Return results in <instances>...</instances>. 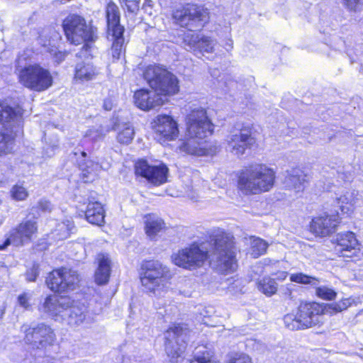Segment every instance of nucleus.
<instances>
[{
	"label": "nucleus",
	"mask_w": 363,
	"mask_h": 363,
	"mask_svg": "<svg viewBox=\"0 0 363 363\" xmlns=\"http://www.w3.org/2000/svg\"><path fill=\"white\" fill-rule=\"evenodd\" d=\"M23 112L18 106H11L6 101H0V123L9 129L22 127Z\"/></svg>",
	"instance_id": "412c9836"
},
{
	"label": "nucleus",
	"mask_w": 363,
	"mask_h": 363,
	"mask_svg": "<svg viewBox=\"0 0 363 363\" xmlns=\"http://www.w3.org/2000/svg\"><path fill=\"white\" fill-rule=\"evenodd\" d=\"M335 242V250L341 257L360 258L362 255L359 243L352 232L338 233Z\"/></svg>",
	"instance_id": "6ab92c4d"
},
{
	"label": "nucleus",
	"mask_w": 363,
	"mask_h": 363,
	"mask_svg": "<svg viewBox=\"0 0 363 363\" xmlns=\"http://www.w3.org/2000/svg\"><path fill=\"white\" fill-rule=\"evenodd\" d=\"M305 182V176L299 174L298 170H293L285 180L286 186L294 189L296 192H300L304 189Z\"/></svg>",
	"instance_id": "72a5a7b5"
},
{
	"label": "nucleus",
	"mask_w": 363,
	"mask_h": 363,
	"mask_svg": "<svg viewBox=\"0 0 363 363\" xmlns=\"http://www.w3.org/2000/svg\"><path fill=\"white\" fill-rule=\"evenodd\" d=\"M316 295L324 300H334L336 298L337 293L331 288L326 286H320L315 289Z\"/></svg>",
	"instance_id": "79ce46f5"
},
{
	"label": "nucleus",
	"mask_w": 363,
	"mask_h": 363,
	"mask_svg": "<svg viewBox=\"0 0 363 363\" xmlns=\"http://www.w3.org/2000/svg\"><path fill=\"white\" fill-rule=\"evenodd\" d=\"M31 298V294L28 293H23L18 296V301L21 306L27 309L30 307L29 301Z\"/></svg>",
	"instance_id": "de8ad7c7"
},
{
	"label": "nucleus",
	"mask_w": 363,
	"mask_h": 363,
	"mask_svg": "<svg viewBox=\"0 0 363 363\" xmlns=\"http://www.w3.org/2000/svg\"><path fill=\"white\" fill-rule=\"evenodd\" d=\"M40 310L55 321L78 328L93 321L88 308L69 296L50 295L47 296Z\"/></svg>",
	"instance_id": "f257e3e1"
},
{
	"label": "nucleus",
	"mask_w": 363,
	"mask_h": 363,
	"mask_svg": "<svg viewBox=\"0 0 363 363\" xmlns=\"http://www.w3.org/2000/svg\"><path fill=\"white\" fill-rule=\"evenodd\" d=\"M98 74V70L91 62L78 63L74 69V80L82 83L94 79Z\"/></svg>",
	"instance_id": "bb28decb"
},
{
	"label": "nucleus",
	"mask_w": 363,
	"mask_h": 363,
	"mask_svg": "<svg viewBox=\"0 0 363 363\" xmlns=\"http://www.w3.org/2000/svg\"><path fill=\"white\" fill-rule=\"evenodd\" d=\"M208 259L207 250L198 245H191L178 250L172 255L173 263L186 269L201 267Z\"/></svg>",
	"instance_id": "ddd939ff"
},
{
	"label": "nucleus",
	"mask_w": 363,
	"mask_h": 363,
	"mask_svg": "<svg viewBox=\"0 0 363 363\" xmlns=\"http://www.w3.org/2000/svg\"><path fill=\"white\" fill-rule=\"evenodd\" d=\"M181 152L191 155L204 156L213 155L216 147L205 140H199L193 137H186L179 146Z\"/></svg>",
	"instance_id": "b1692460"
},
{
	"label": "nucleus",
	"mask_w": 363,
	"mask_h": 363,
	"mask_svg": "<svg viewBox=\"0 0 363 363\" xmlns=\"http://www.w3.org/2000/svg\"><path fill=\"white\" fill-rule=\"evenodd\" d=\"M53 55H55L56 62L58 63L62 61L65 57V54L62 52H57L55 51Z\"/></svg>",
	"instance_id": "864d4df0"
},
{
	"label": "nucleus",
	"mask_w": 363,
	"mask_h": 363,
	"mask_svg": "<svg viewBox=\"0 0 363 363\" xmlns=\"http://www.w3.org/2000/svg\"><path fill=\"white\" fill-rule=\"evenodd\" d=\"M322 314H325L323 304L304 303L299 306L296 314L286 315L284 321L289 330H301L318 324Z\"/></svg>",
	"instance_id": "1a4fd4ad"
},
{
	"label": "nucleus",
	"mask_w": 363,
	"mask_h": 363,
	"mask_svg": "<svg viewBox=\"0 0 363 363\" xmlns=\"http://www.w3.org/2000/svg\"><path fill=\"white\" fill-rule=\"evenodd\" d=\"M337 181H342L345 183L350 182L353 178L352 174L349 170H337Z\"/></svg>",
	"instance_id": "49530a36"
},
{
	"label": "nucleus",
	"mask_w": 363,
	"mask_h": 363,
	"mask_svg": "<svg viewBox=\"0 0 363 363\" xmlns=\"http://www.w3.org/2000/svg\"><path fill=\"white\" fill-rule=\"evenodd\" d=\"M116 139L118 143L125 145L131 143L135 135V130L133 125L130 123H119L116 127Z\"/></svg>",
	"instance_id": "2f4dec72"
},
{
	"label": "nucleus",
	"mask_w": 363,
	"mask_h": 363,
	"mask_svg": "<svg viewBox=\"0 0 363 363\" xmlns=\"http://www.w3.org/2000/svg\"><path fill=\"white\" fill-rule=\"evenodd\" d=\"M98 267L95 272V281L99 285L108 283L111 274V261L108 254L99 253L97 255Z\"/></svg>",
	"instance_id": "a878e982"
},
{
	"label": "nucleus",
	"mask_w": 363,
	"mask_h": 363,
	"mask_svg": "<svg viewBox=\"0 0 363 363\" xmlns=\"http://www.w3.org/2000/svg\"><path fill=\"white\" fill-rule=\"evenodd\" d=\"M188 196H189L191 200L195 201V200L196 199V196H194V194H188Z\"/></svg>",
	"instance_id": "4d7b16f0"
},
{
	"label": "nucleus",
	"mask_w": 363,
	"mask_h": 363,
	"mask_svg": "<svg viewBox=\"0 0 363 363\" xmlns=\"http://www.w3.org/2000/svg\"><path fill=\"white\" fill-rule=\"evenodd\" d=\"M157 139L160 143L175 140L179 135L177 123L167 115H160L155 120V125Z\"/></svg>",
	"instance_id": "aec40b11"
},
{
	"label": "nucleus",
	"mask_w": 363,
	"mask_h": 363,
	"mask_svg": "<svg viewBox=\"0 0 363 363\" xmlns=\"http://www.w3.org/2000/svg\"><path fill=\"white\" fill-rule=\"evenodd\" d=\"M200 352H201L199 351L195 354L194 359L191 360L190 363H218L217 362L211 359L208 352H202V354H199Z\"/></svg>",
	"instance_id": "c03bdc74"
},
{
	"label": "nucleus",
	"mask_w": 363,
	"mask_h": 363,
	"mask_svg": "<svg viewBox=\"0 0 363 363\" xmlns=\"http://www.w3.org/2000/svg\"><path fill=\"white\" fill-rule=\"evenodd\" d=\"M121 4L129 12L133 13L138 9L140 0H122Z\"/></svg>",
	"instance_id": "a18cd8bd"
},
{
	"label": "nucleus",
	"mask_w": 363,
	"mask_h": 363,
	"mask_svg": "<svg viewBox=\"0 0 363 363\" xmlns=\"http://www.w3.org/2000/svg\"><path fill=\"white\" fill-rule=\"evenodd\" d=\"M143 77L151 89L162 98L175 95L179 91L176 76L162 65L147 66L143 71Z\"/></svg>",
	"instance_id": "423d86ee"
},
{
	"label": "nucleus",
	"mask_w": 363,
	"mask_h": 363,
	"mask_svg": "<svg viewBox=\"0 0 363 363\" xmlns=\"http://www.w3.org/2000/svg\"><path fill=\"white\" fill-rule=\"evenodd\" d=\"M10 194L11 198L17 201H25L29 196L28 189L21 182H18L11 187Z\"/></svg>",
	"instance_id": "ea45409f"
},
{
	"label": "nucleus",
	"mask_w": 363,
	"mask_h": 363,
	"mask_svg": "<svg viewBox=\"0 0 363 363\" xmlns=\"http://www.w3.org/2000/svg\"><path fill=\"white\" fill-rule=\"evenodd\" d=\"M189 330L178 325L169 328L165 333V350L170 362L179 363L186 347V340Z\"/></svg>",
	"instance_id": "9b49d317"
},
{
	"label": "nucleus",
	"mask_w": 363,
	"mask_h": 363,
	"mask_svg": "<svg viewBox=\"0 0 363 363\" xmlns=\"http://www.w3.org/2000/svg\"><path fill=\"white\" fill-rule=\"evenodd\" d=\"M168 169L164 164L150 165L145 160H139L135 164V173L146 178L155 185H160L167 182Z\"/></svg>",
	"instance_id": "a211bd4d"
},
{
	"label": "nucleus",
	"mask_w": 363,
	"mask_h": 363,
	"mask_svg": "<svg viewBox=\"0 0 363 363\" xmlns=\"http://www.w3.org/2000/svg\"><path fill=\"white\" fill-rule=\"evenodd\" d=\"M323 305L325 314L333 315L347 309L351 305V301L348 298H345L339 302Z\"/></svg>",
	"instance_id": "58836bf2"
},
{
	"label": "nucleus",
	"mask_w": 363,
	"mask_h": 363,
	"mask_svg": "<svg viewBox=\"0 0 363 363\" xmlns=\"http://www.w3.org/2000/svg\"><path fill=\"white\" fill-rule=\"evenodd\" d=\"M251 255L256 258L264 254L267 248V243L259 238L251 237L250 238Z\"/></svg>",
	"instance_id": "4c0bfd02"
},
{
	"label": "nucleus",
	"mask_w": 363,
	"mask_h": 363,
	"mask_svg": "<svg viewBox=\"0 0 363 363\" xmlns=\"http://www.w3.org/2000/svg\"><path fill=\"white\" fill-rule=\"evenodd\" d=\"M253 143L254 138L252 137L250 130L242 128L230 131L225 137L224 145L228 152L240 157Z\"/></svg>",
	"instance_id": "2eb2a0df"
},
{
	"label": "nucleus",
	"mask_w": 363,
	"mask_h": 363,
	"mask_svg": "<svg viewBox=\"0 0 363 363\" xmlns=\"http://www.w3.org/2000/svg\"><path fill=\"white\" fill-rule=\"evenodd\" d=\"M290 280L292 282L302 284H311L313 286H316L319 283L317 278L308 276L303 273L291 274L290 276Z\"/></svg>",
	"instance_id": "a19ab883"
},
{
	"label": "nucleus",
	"mask_w": 363,
	"mask_h": 363,
	"mask_svg": "<svg viewBox=\"0 0 363 363\" xmlns=\"http://www.w3.org/2000/svg\"><path fill=\"white\" fill-rule=\"evenodd\" d=\"M106 18L108 23V33L111 34L117 27L123 28L119 24V11L114 3H109L106 7Z\"/></svg>",
	"instance_id": "7c9ffc66"
},
{
	"label": "nucleus",
	"mask_w": 363,
	"mask_h": 363,
	"mask_svg": "<svg viewBox=\"0 0 363 363\" xmlns=\"http://www.w3.org/2000/svg\"><path fill=\"white\" fill-rule=\"evenodd\" d=\"M275 276V279L278 281H284L287 277V272L284 271L277 272L274 274Z\"/></svg>",
	"instance_id": "3c124183"
},
{
	"label": "nucleus",
	"mask_w": 363,
	"mask_h": 363,
	"mask_svg": "<svg viewBox=\"0 0 363 363\" xmlns=\"http://www.w3.org/2000/svg\"><path fill=\"white\" fill-rule=\"evenodd\" d=\"M227 363H252L251 358L242 352H233L228 355Z\"/></svg>",
	"instance_id": "37998d69"
},
{
	"label": "nucleus",
	"mask_w": 363,
	"mask_h": 363,
	"mask_svg": "<svg viewBox=\"0 0 363 363\" xmlns=\"http://www.w3.org/2000/svg\"><path fill=\"white\" fill-rule=\"evenodd\" d=\"M15 73L18 83L30 91L42 92L53 84L54 77L48 67L37 62H23L22 56L16 62Z\"/></svg>",
	"instance_id": "f03ea898"
},
{
	"label": "nucleus",
	"mask_w": 363,
	"mask_h": 363,
	"mask_svg": "<svg viewBox=\"0 0 363 363\" xmlns=\"http://www.w3.org/2000/svg\"><path fill=\"white\" fill-rule=\"evenodd\" d=\"M55 225L56 228L52 230L51 234L53 238L58 240L67 238L74 228L73 222L68 219Z\"/></svg>",
	"instance_id": "473e14b6"
},
{
	"label": "nucleus",
	"mask_w": 363,
	"mask_h": 363,
	"mask_svg": "<svg viewBox=\"0 0 363 363\" xmlns=\"http://www.w3.org/2000/svg\"><path fill=\"white\" fill-rule=\"evenodd\" d=\"M184 42L196 55L212 54L216 50V40L201 33L187 32L184 35Z\"/></svg>",
	"instance_id": "f3484780"
},
{
	"label": "nucleus",
	"mask_w": 363,
	"mask_h": 363,
	"mask_svg": "<svg viewBox=\"0 0 363 363\" xmlns=\"http://www.w3.org/2000/svg\"><path fill=\"white\" fill-rule=\"evenodd\" d=\"M55 221H50V223L49 224L50 226H52V225L54 224Z\"/></svg>",
	"instance_id": "bf43d9fd"
},
{
	"label": "nucleus",
	"mask_w": 363,
	"mask_h": 363,
	"mask_svg": "<svg viewBox=\"0 0 363 363\" xmlns=\"http://www.w3.org/2000/svg\"><path fill=\"white\" fill-rule=\"evenodd\" d=\"M21 331L24 333V342L33 350L44 354L48 353L55 345L57 337L52 328L41 323L32 326L23 325Z\"/></svg>",
	"instance_id": "6e6552de"
},
{
	"label": "nucleus",
	"mask_w": 363,
	"mask_h": 363,
	"mask_svg": "<svg viewBox=\"0 0 363 363\" xmlns=\"http://www.w3.org/2000/svg\"><path fill=\"white\" fill-rule=\"evenodd\" d=\"M4 222V218L3 217L0 215V225L3 223Z\"/></svg>",
	"instance_id": "13d9d810"
},
{
	"label": "nucleus",
	"mask_w": 363,
	"mask_h": 363,
	"mask_svg": "<svg viewBox=\"0 0 363 363\" xmlns=\"http://www.w3.org/2000/svg\"><path fill=\"white\" fill-rule=\"evenodd\" d=\"M36 276H37V274H36L35 272H34V274H32V275L28 274V281H35Z\"/></svg>",
	"instance_id": "6e6d98bb"
},
{
	"label": "nucleus",
	"mask_w": 363,
	"mask_h": 363,
	"mask_svg": "<svg viewBox=\"0 0 363 363\" xmlns=\"http://www.w3.org/2000/svg\"><path fill=\"white\" fill-rule=\"evenodd\" d=\"M63 29L67 40L74 45H80L83 43L82 51L80 57H89L91 56L88 50L91 49L89 43L94 42L96 36V28L86 23L85 19L78 15H69L63 21Z\"/></svg>",
	"instance_id": "20e7f679"
},
{
	"label": "nucleus",
	"mask_w": 363,
	"mask_h": 363,
	"mask_svg": "<svg viewBox=\"0 0 363 363\" xmlns=\"http://www.w3.org/2000/svg\"><path fill=\"white\" fill-rule=\"evenodd\" d=\"M113 105V101L111 99H106L104 101V108L106 111H110L112 109Z\"/></svg>",
	"instance_id": "603ef678"
},
{
	"label": "nucleus",
	"mask_w": 363,
	"mask_h": 363,
	"mask_svg": "<svg viewBox=\"0 0 363 363\" xmlns=\"http://www.w3.org/2000/svg\"><path fill=\"white\" fill-rule=\"evenodd\" d=\"M335 201L342 214L350 216L354 210L357 192L347 187L338 189L335 193Z\"/></svg>",
	"instance_id": "393cba45"
},
{
	"label": "nucleus",
	"mask_w": 363,
	"mask_h": 363,
	"mask_svg": "<svg viewBox=\"0 0 363 363\" xmlns=\"http://www.w3.org/2000/svg\"><path fill=\"white\" fill-rule=\"evenodd\" d=\"M135 106L143 111H150L162 106L166 99L160 96L155 90L140 89L133 95Z\"/></svg>",
	"instance_id": "5701e85b"
},
{
	"label": "nucleus",
	"mask_w": 363,
	"mask_h": 363,
	"mask_svg": "<svg viewBox=\"0 0 363 363\" xmlns=\"http://www.w3.org/2000/svg\"><path fill=\"white\" fill-rule=\"evenodd\" d=\"M39 208L44 212H50L52 208L51 203L47 200L42 199L38 203Z\"/></svg>",
	"instance_id": "09e8293b"
},
{
	"label": "nucleus",
	"mask_w": 363,
	"mask_h": 363,
	"mask_svg": "<svg viewBox=\"0 0 363 363\" xmlns=\"http://www.w3.org/2000/svg\"><path fill=\"white\" fill-rule=\"evenodd\" d=\"M38 231L37 223L35 220L22 221L11 232L10 236L0 244V250H4L11 243L18 246L30 242Z\"/></svg>",
	"instance_id": "dca6fc26"
},
{
	"label": "nucleus",
	"mask_w": 363,
	"mask_h": 363,
	"mask_svg": "<svg viewBox=\"0 0 363 363\" xmlns=\"http://www.w3.org/2000/svg\"><path fill=\"white\" fill-rule=\"evenodd\" d=\"M101 169L99 163L89 160L86 162L84 166H82V179L84 182L93 181L97 176Z\"/></svg>",
	"instance_id": "f704fd0d"
},
{
	"label": "nucleus",
	"mask_w": 363,
	"mask_h": 363,
	"mask_svg": "<svg viewBox=\"0 0 363 363\" xmlns=\"http://www.w3.org/2000/svg\"><path fill=\"white\" fill-rule=\"evenodd\" d=\"M145 219L146 234L150 238H154L164 228V222L154 214L147 215Z\"/></svg>",
	"instance_id": "c85d7f7f"
},
{
	"label": "nucleus",
	"mask_w": 363,
	"mask_h": 363,
	"mask_svg": "<svg viewBox=\"0 0 363 363\" xmlns=\"http://www.w3.org/2000/svg\"><path fill=\"white\" fill-rule=\"evenodd\" d=\"M362 0H345V5L351 11H356Z\"/></svg>",
	"instance_id": "8fccbe9b"
},
{
	"label": "nucleus",
	"mask_w": 363,
	"mask_h": 363,
	"mask_svg": "<svg viewBox=\"0 0 363 363\" xmlns=\"http://www.w3.org/2000/svg\"><path fill=\"white\" fill-rule=\"evenodd\" d=\"M275 172L265 164H255L242 172L238 178V189L246 195L269 191L274 186Z\"/></svg>",
	"instance_id": "7ed1b4c3"
},
{
	"label": "nucleus",
	"mask_w": 363,
	"mask_h": 363,
	"mask_svg": "<svg viewBox=\"0 0 363 363\" xmlns=\"http://www.w3.org/2000/svg\"><path fill=\"white\" fill-rule=\"evenodd\" d=\"M79 281L77 272L67 268L55 269L46 279L48 288L57 293H66L74 290Z\"/></svg>",
	"instance_id": "4468645a"
},
{
	"label": "nucleus",
	"mask_w": 363,
	"mask_h": 363,
	"mask_svg": "<svg viewBox=\"0 0 363 363\" xmlns=\"http://www.w3.org/2000/svg\"><path fill=\"white\" fill-rule=\"evenodd\" d=\"M86 220L92 224L101 225L104 223L105 211L103 206L97 202H90L86 211Z\"/></svg>",
	"instance_id": "cd10ccee"
},
{
	"label": "nucleus",
	"mask_w": 363,
	"mask_h": 363,
	"mask_svg": "<svg viewBox=\"0 0 363 363\" xmlns=\"http://www.w3.org/2000/svg\"><path fill=\"white\" fill-rule=\"evenodd\" d=\"M124 32L123 28L117 27L115 28L113 32H111L108 35L111 36V40H113L112 45V56L113 59L118 60L120 58V56L123 51V45L124 43V39L123 37Z\"/></svg>",
	"instance_id": "c756f323"
},
{
	"label": "nucleus",
	"mask_w": 363,
	"mask_h": 363,
	"mask_svg": "<svg viewBox=\"0 0 363 363\" xmlns=\"http://www.w3.org/2000/svg\"><path fill=\"white\" fill-rule=\"evenodd\" d=\"M186 137L204 140L213 133L214 125L207 116L206 111L201 107L191 110L186 116Z\"/></svg>",
	"instance_id": "9d476101"
},
{
	"label": "nucleus",
	"mask_w": 363,
	"mask_h": 363,
	"mask_svg": "<svg viewBox=\"0 0 363 363\" xmlns=\"http://www.w3.org/2000/svg\"><path fill=\"white\" fill-rule=\"evenodd\" d=\"M339 223L340 218L337 215L325 213L312 219L310 230L317 236L325 237L335 231Z\"/></svg>",
	"instance_id": "4be33fe9"
},
{
	"label": "nucleus",
	"mask_w": 363,
	"mask_h": 363,
	"mask_svg": "<svg viewBox=\"0 0 363 363\" xmlns=\"http://www.w3.org/2000/svg\"><path fill=\"white\" fill-rule=\"evenodd\" d=\"M212 237L215 245L212 261L216 262L218 270L222 272H234L238 265L233 236L218 228L214 230Z\"/></svg>",
	"instance_id": "39448f33"
},
{
	"label": "nucleus",
	"mask_w": 363,
	"mask_h": 363,
	"mask_svg": "<svg viewBox=\"0 0 363 363\" xmlns=\"http://www.w3.org/2000/svg\"><path fill=\"white\" fill-rule=\"evenodd\" d=\"M233 40L232 39H228L226 43H225V49L227 50H230L233 48Z\"/></svg>",
	"instance_id": "5fc2aeb1"
},
{
	"label": "nucleus",
	"mask_w": 363,
	"mask_h": 363,
	"mask_svg": "<svg viewBox=\"0 0 363 363\" xmlns=\"http://www.w3.org/2000/svg\"><path fill=\"white\" fill-rule=\"evenodd\" d=\"M14 148V137L4 131H0V155L10 154Z\"/></svg>",
	"instance_id": "c9c22d12"
},
{
	"label": "nucleus",
	"mask_w": 363,
	"mask_h": 363,
	"mask_svg": "<svg viewBox=\"0 0 363 363\" xmlns=\"http://www.w3.org/2000/svg\"><path fill=\"white\" fill-rule=\"evenodd\" d=\"M140 274V281L144 289L160 296L172 278V274L166 266L158 261H149L143 264Z\"/></svg>",
	"instance_id": "0eeeda50"
},
{
	"label": "nucleus",
	"mask_w": 363,
	"mask_h": 363,
	"mask_svg": "<svg viewBox=\"0 0 363 363\" xmlns=\"http://www.w3.org/2000/svg\"><path fill=\"white\" fill-rule=\"evenodd\" d=\"M173 18L182 27H203L209 18L207 9L194 4H186L173 12Z\"/></svg>",
	"instance_id": "f8f14e48"
},
{
	"label": "nucleus",
	"mask_w": 363,
	"mask_h": 363,
	"mask_svg": "<svg viewBox=\"0 0 363 363\" xmlns=\"http://www.w3.org/2000/svg\"><path fill=\"white\" fill-rule=\"evenodd\" d=\"M278 285L274 279L271 277H264L258 282V289L260 291L267 296H271L276 294Z\"/></svg>",
	"instance_id": "e433bc0d"
}]
</instances>
